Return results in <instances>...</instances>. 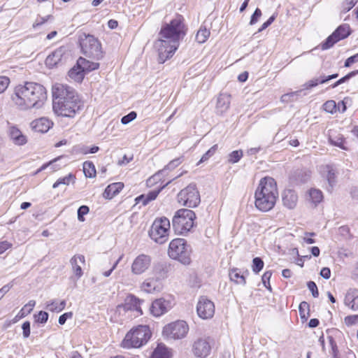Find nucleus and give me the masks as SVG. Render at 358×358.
Returning a JSON list of instances; mask_svg holds the SVG:
<instances>
[{
	"label": "nucleus",
	"mask_w": 358,
	"mask_h": 358,
	"mask_svg": "<svg viewBox=\"0 0 358 358\" xmlns=\"http://www.w3.org/2000/svg\"><path fill=\"white\" fill-rule=\"evenodd\" d=\"M309 194L312 201L315 204L320 203L323 199L322 192L319 189H312Z\"/></svg>",
	"instance_id": "38"
},
{
	"label": "nucleus",
	"mask_w": 358,
	"mask_h": 358,
	"mask_svg": "<svg viewBox=\"0 0 358 358\" xmlns=\"http://www.w3.org/2000/svg\"><path fill=\"white\" fill-rule=\"evenodd\" d=\"M301 92L302 90H298L295 92H292L290 93L285 94L281 96L280 101L283 103H289L291 101H296Z\"/></svg>",
	"instance_id": "37"
},
{
	"label": "nucleus",
	"mask_w": 358,
	"mask_h": 358,
	"mask_svg": "<svg viewBox=\"0 0 358 358\" xmlns=\"http://www.w3.org/2000/svg\"><path fill=\"white\" fill-rule=\"evenodd\" d=\"M255 204L262 212L271 210L278 198V190L275 180L271 177H264L259 181L255 194Z\"/></svg>",
	"instance_id": "4"
},
{
	"label": "nucleus",
	"mask_w": 358,
	"mask_h": 358,
	"mask_svg": "<svg viewBox=\"0 0 358 358\" xmlns=\"http://www.w3.org/2000/svg\"><path fill=\"white\" fill-rule=\"evenodd\" d=\"M275 16L274 15H273L272 16H271L266 22H264L262 24V25L261 26V27L258 30V32H261L263 30H264L265 29H266L269 25H271L272 24V22L275 20Z\"/></svg>",
	"instance_id": "61"
},
{
	"label": "nucleus",
	"mask_w": 358,
	"mask_h": 358,
	"mask_svg": "<svg viewBox=\"0 0 358 358\" xmlns=\"http://www.w3.org/2000/svg\"><path fill=\"white\" fill-rule=\"evenodd\" d=\"M188 331V324L183 320H178L166 325L162 334L168 339L178 340L185 338Z\"/></svg>",
	"instance_id": "11"
},
{
	"label": "nucleus",
	"mask_w": 358,
	"mask_h": 358,
	"mask_svg": "<svg viewBox=\"0 0 358 358\" xmlns=\"http://www.w3.org/2000/svg\"><path fill=\"white\" fill-rule=\"evenodd\" d=\"M172 307L171 302L163 298L156 299L150 307L151 314L155 317H159L169 310Z\"/></svg>",
	"instance_id": "16"
},
{
	"label": "nucleus",
	"mask_w": 358,
	"mask_h": 358,
	"mask_svg": "<svg viewBox=\"0 0 358 358\" xmlns=\"http://www.w3.org/2000/svg\"><path fill=\"white\" fill-rule=\"evenodd\" d=\"M151 331L147 325H138L132 328L122 341L124 348H138L148 343L151 337Z\"/></svg>",
	"instance_id": "5"
},
{
	"label": "nucleus",
	"mask_w": 358,
	"mask_h": 358,
	"mask_svg": "<svg viewBox=\"0 0 358 358\" xmlns=\"http://www.w3.org/2000/svg\"><path fill=\"white\" fill-rule=\"evenodd\" d=\"M73 316V313L71 312L65 313L63 315H60L58 320V322L59 324L63 325L65 324L66 320L68 318H71Z\"/></svg>",
	"instance_id": "60"
},
{
	"label": "nucleus",
	"mask_w": 358,
	"mask_h": 358,
	"mask_svg": "<svg viewBox=\"0 0 358 358\" xmlns=\"http://www.w3.org/2000/svg\"><path fill=\"white\" fill-rule=\"evenodd\" d=\"M229 275L230 280L236 284L245 285L246 283L245 275L239 268H232L229 271Z\"/></svg>",
	"instance_id": "29"
},
{
	"label": "nucleus",
	"mask_w": 358,
	"mask_h": 358,
	"mask_svg": "<svg viewBox=\"0 0 358 358\" xmlns=\"http://www.w3.org/2000/svg\"><path fill=\"white\" fill-rule=\"evenodd\" d=\"M151 358H169L168 349L164 345L159 344L153 351Z\"/></svg>",
	"instance_id": "33"
},
{
	"label": "nucleus",
	"mask_w": 358,
	"mask_h": 358,
	"mask_svg": "<svg viewBox=\"0 0 358 358\" xmlns=\"http://www.w3.org/2000/svg\"><path fill=\"white\" fill-rule=\"evenodd\" d=\"M9 136L15 145H22L27 143L26 136L16 127L12 126L9 128Z\"/></svg>",
	"instance_id": "25"
},
{
	"label": "nucleus",
	"mask_w": 358,
	"mask_h": 358,
	"mask_svg": "<svg viewBox=\"0 0 358 358\" xmlns=\"http://www.w3.org/2000/svg\"><path fill=\"white\" fill-rule=\"evenodd\" d=\"M141 288L147 293H153L159 292L162 288V282L159 277L148 278L141 285Z\"/></svg>",
	"instance_id": "18"
},
{
	"label": "nucleus",
	"mask_w": 358,
	"mask_h": 358,
	"mask_svg": "<svg viewBox=\"0 0 358 358\" xmlns=\"http://www.w3.org/2000/svg\"><path fill=\"white\" fill-rule=\"evenodd\" d=\"M196 312L200 318L203 320L210 319L215 313V305L213 301L206 296H201L196 306Z\"/></svg>",
	"instance_id": "13"
},
{
	"label": "nucleus",
	"mask_w": 358,
	"mask_h": 358,
	"mask_svg": "<svg viewBox=\"0 0 358 358\" xmlns=\"http://www.w3.org/2000/svg\"><path fill=\"white\" fill-rule=\"evenodd\" d=\"M243 157V151L241 150H234L228 156V162L230 164L237 163Z\"/></svg>",
	"instance_id": "39"
},
{
	"label": "nucleus",
	"mask_w": 358,
	"mask_h": 358,
	"mask_svg": "<svg viewBox=\"0 0 358 358\" xmlns=\"http://www.w3.org/2000/svg\"><path fill=\"white\" fill-rule=\"evenodd\" d=\"M177 198L179 203L189 208L196 207L201 201L200 194L195 184H189L182 189L178 194Z\"/></svg>",
	"instance_id": "10"
},
{
	"label": "nucleus",
	"mask_w": 358,
	"mask_h": 358,
	"mask_svg": "<svg viewBox=\"0 0 358 358\" xmlns=\"http://www.w3.org/2000/svg\"><path fill=\"white\" fill-rule=\"evenodd\" d=\"M78 65L81 66L84 70L85 73L97 69L99 66V64L96 62H92L85 59V58L80 57L78 59Z\"/></svg>",
	"instance_id": "30"
},
{
	"label": "nucleus",
	"mask_w": 358,
	"mask_h": 358,
	"mask_svg": "<svg viewBox=\"0 0 358 358\" xmlns=\"http://www.w3.org/2000/svg\"><path fill=\"white\" fill-rule=\"evenodd\" d=\"M74 181H75V176L73 174L69 173V175H67L63 178H59L53 184L52 187L54 189H55V188L58 187L60 185H69L71 182H74Z\"/></svg>",
	"instance_id": "36"
},
{
	"label": "nucleus",
	"mask_w": 358,
	"mask_h": 358,
	"mask_svg": "<svg viewBox=\"0 0 358 358\" xmlns=\"http://www.w3.org/2000/svg\"><path fill=\"white\" fill-rule=\"evenodd\" d=\"M210 36V31L205 27H201L196 35V40L199 43H203L207 41Z\"/></svg>",
	"instance_id": "35"
},
{
	"label": "nucleus",
	"mask_w": 358,
	"mask_h": 358,
	"mask_svg": "<svg viewBox=\"0 0 358 358\" xmlns=\"http://www.w3.org/2000/svg\"><path fill=\"white\" fill-rule=\"evenodd\" d=\"M151 257L149 255L141 254L137 256L131 264V273L134 275H141L145 273L150 266Z\"/></svg>",
	"instance_id": "15"
},
{
	"label": "nucleus",
	"mask_w": 358,
	"mask_h": 358,
	"mask_svg": "<svg viewBox=\"0 0 358 358\" xmlns=\"http://www.w3.org/2000/svg\"><path fill=\"white\" fill-rule=\"evenodd\" d=\"M22 329L23 331V336L28 338L30 335V322L28 321L24 322L22 325Z\"/></svg>",
	"instance_id": "57"
},
{
	"label": "nucleus",
	"mask_w": 358,
	"mask_h": 358,
	"mask_svg": "<svg viewBox=\"0 0 358 358\" xmlns=\"http://www.w3.org/2000/svg\"><path fill=\"white\" fill-rule=\"evenodd\" d=\"M283 205L289 209L296 207L298 201V195L294 190L288 189L282 194Z\"/></svg>",
	"instance_id": "22"
},
{
	"label": "nucleus",
	"mask_w": 358,
	"mask_h": 358,
	"mask_svg": "<svg viewBox=\"0 0 358 358\" xmlns=\"http://www.w3.org/2000/svg\"><path fill=\"white\" fill-rule=\"evenodd\" d=\"M196 215L189 209H180L176 211L172 219L173 228L176 234H185L194 226Z\"/></svg>",
	"instance_id": "6"
},
{
	"label": "nucleus",
	"mask_w": 358,
	"mask_h": 358,
	"mask_svg": "<svg viewBox=\"0 0 358 358\" xmlns=\"http://www.w3.org/2000/svg\"><path fill=\"white\" fill-rule=\"evenodd\" d=\"M322 172L329 185L328 191L331 192L337 182L338 170L334 165L327 164L323 167Z\"/></svg>",
	"instance_id": "17"
},
{
	"label": "nucleus",
	"mask_w": 358,
	"mask_h": 358,
	"mask_svg": "<svg viewBox=\"0 0 358 358\" xmlns=\"http://www.w3.org/2000/svg\"><path fill=\"white\" fill-rule=\"evenodd\" d=\"M66 306V301L64 300L58 302L57 300L50 301L47 303L46 308L52 312L59 313L63 310Z\"/></svg>",
	"instance_id": "32"
},
{
	"label": "nucleus",
	"mask_w": 358,
	"mask_h": 358,
	"mask_svg": "<svg viewBox=\"0 0 358 358\" xmlns=\"http://www.w3.org/2000/svg\"><path fill=\"white\" fill-rule=\"evenodd\" d=\"M299 309L301 319L306 320L309 315V304L306 301H302L299 304Z\"/></svg>",
	"instance_id": "40"
},
{
	"label": "nucleus",
	"mask_w": 358,
	"mask_h": 358,
	"mask_svg": "<svg viewBox=\"0 0 358 358\" xmlns=\"http://www.w3.org/2000/svg\"><path fill=\"white\" fill-rule=\"evenodd\" d=\"M329 141L330 143L344 150H348V148L345 145V138L343 136L338 134L336 136H329Z\"/></svg>",
	"instance_id": "31"
},
{
	"label": "nucleus",
	"mask_w": 358,
	"mask_h": 358,
	"mask_svg": "<svg viewBox=\"0 0 358 358\" xmlns=\"http://www.w3.org/2000/svg\"><path fill=\"white\" fill-rule=\"evenodd\" d=\"M10 83V80L6 76H0V94L3 92Z\"/></svg>",
	"instance_id": "51"
},
{
	"label": "nucleus",
	"mask_w": 358,
	"mask_h": 358,
	"mask_svg": "<svg viewBox=\"0 0 358 358\" xmlns=\"http://www.w3.org/2000/svg\"><path fill=\"white\" fill-rule=\"evenodd\" d=\"M159 193V190L151 191L147 194L141 195L140 199H146L147 201H151L155 200L157 198Z\"/></svg>",
	"instance_id": "50"
},
{
	"label": "nucleus",
	"mask_w": 358,
	"mask_h": 358,
	"mask_svg": "<svg viewBox=\"0 0 358 358\" xmlns=\"http://www.w3.org/2000/svg\"><path fill=\"white\" fill-rule=\"evenodd\" d=\"M344 303L346 306L352 310H358V289L356 288H350L348 290Z\"/></svg>",
	"instance_id": "21"
},
{
	"label": "nucleus",
	"mask_w": 358,
	"mask_h": 358,
	"mask_svg": "<svg viewBox=\"0 0 358 358\" xmlns=\"http://www.w3.org/2000/svg\"><path fill=\"white\" fill-rule=\"evenodd\" d=\"M12 285L8 284L4 285L0 289V299L3 297V296L10 290Z\"/></svg>",
	"instance_id": "63"
},
{
	"label": "nucleus",
	"mask_w": 358,
	"mask_h": 358,
	"mask_svg": "<svg viewBox=\"0 0 358 358\" xmlns=\"http://www.w3.org/2000/svg\"><path fill=\"white\" fill-rule=\"evenodd\" d=\"M169 229V220L162 217L155 220L148 234L153 241L158 244H163L168 241Z\"/></svg>",
	"instance_id": "8"
},
{
	"label": "nucleus",
	"mask_w": 358,
	"mask_h": 358,
	"mask_svg": "<svg viewBox=\"0 0 358 358\" xmlns=\"http://www.w3.org/2000/svg\"><path fill=\"white\" fill-rule=\"evenodd\" d=\"M185 34V24L182 15H176L169 23H165L162 26L159 34V38L154 45L158 52L159 63L163 64L172 57Z\"/></svg>",
	"instance_id": "1"
},
{
	"label": "nucleus",
	"mask_w": 358,
	"mask_h": 358,
	"mask_svg": "<svg viewBox=\"0 0 358 358\" xmlns=\"http://www.w3.org/2000/svg\"><path fill=\"white\" fill-rule=\"evenodd\" d=\"M50 17V15H47L45 17H38L35 22L33 24V27L36 28L37 27H39L42 24H43L45 22L48 21V20Z\"/></svg>",
	"instance_id": "58"
},
{
	"label": "nucleus",
	"mask_w": 358,
	"mask_h": 358,
	"mask_svg": "<svg viewBox=\"0 0 358 358\" xmlns=\"http://www.w3.org/2000/svg\"><path fill=\"white\" fill-rule=\"evenodd\" d=\"M10 247V244L7 241H2L0 243V255L3 253Z\"/></svg>",
	"instance_id": "64"
},
{
	"label": "nucleus",
	"mask_w": 358,
	"mask_h": 358,
	"mask_svg": "<svg viewBox=\"0 0 358 358\" xmlns=\"http://www.w3.org/2000/svg\"><path fill=\"white\" fill-rule=\"evenodd\" d=\"M358 0H345L343 4V10L348 12L357 3Z\"/></svg>",
	"instance_id": "52"
},
{
	"label": "nucleus",
	"mask_w": 358,
	"mask_h": 358,
	"mask_svg": "<svg viewBox=\"0 0 358 358\" xmlns=\"http://www.w3.org/2000/svg\"><path fill=\"white\" fill-rule=\"evenodd\" d=\"M66 52L64 47H60L49 55L45 59V64L50 68H53L62 62Z\"/></svg>",
	"instance_id": "19"
},
{
	"label": "nucleus",
	"mask_w": 358,
	"mask_h": 358,
	"mask_svg": "<svg viewBox=\"0 0 358 358\" xmlns=\"http://www.w3.org/2000/svg\"><path fill=\"white\" fill-rule=\"evenodd\" d=\"M350 34V26L347 24L340 25L327 39L321 44V49L328 50L336 42L347 38Z\"/></svg>",
	"instance_id": "12"
},
{
	"label": "nucleus",
	"mask_w": 358,
	"mask_h": 358,
	"mask_svg": "<svg viewBox=\"0 0 358 358\" xmlns=\"http://www.w3.org/2000/svg\"><path fill=\"white\" fill-rule=\"evenodd\" d=\"M123 187L124 185L122 182H115L110 184L106 188L103 196L106 199H112L122 190Z\"/></svg>",
	"instance_id": "27"
},
{
	"label": "nucleus",
	"mask_w": 358,
	"mask_h": 358,
	"mask_svg": "<svg viewBox=\"0 0 358 358\" xmlns=\"http://www.w3.org/2000/svg\"><path fill=\"white\" fill-rule=\"evenodd\" d=\"M82 52L87 57L100 59L103 57L101 45L99 40L92 35L83 34L80 37Z\"/></svg>",
	"instance_id": "9"
},
{
	"label": "nucleus",
	"mask_w": 358,
	"mask_h": 358,
	"mask_svg": "<svg viewBox=\"0 0 358 358\" xmlns=\"http://www.w3.org/2000/svg\"><path fill=\"white\" fill-rule=\"evenodd\" d=\"M182 163L180 158H176L171 161L169 164L166 166V169L172 170L179 166Z\"/></svg>",
	"instance_id": "56"
},
{
	"label": "nucleus",
	"mask_w": 358,
	"mask_h": 358,
	"mask_svg": "<svg viewBox=\"0 0 358 358\" xmlns=\"http://www.w3.org/2000/svg\"><path fill=\"white\" fill-rule=\"evenodd\" d=\"M211 351L209 338H199L196 340L192 345L194 355L199 358L207 357Z\"/></svg>",
	"instance_id": "14"
},
{
	"label": "nucleus",
	"mask_w": 358,
	"mask_h": 358,
	"mask_svg": "<svg viewBox=\"0 0 358 358\" xmlns=\"http://www.w3.org/2000/svg\"><path fill=\"white\" fill-rule=\"evenodd\" d=\"M169 256L185 265L191 262V248L183 238H176L171 241L168 250Z\"/></svg>",
	"instance_id": "7"
},
{
	"label": "nucleus",
	"mask_w": 358,
	"mask_h": 358,
	"mask_svg": "<svg viewBox=\"0 0 358 358\" xmlns=\"http://www.w3.org/2000/svg\"><path fill=\"white\" fill-rule=\"evenodd\" d=\"M48 313L45 311H40L38 315H35L36 322L39 323H45L48 320Z\"/></svg>",
	"instance_id": "49"
},
{
	"label": "nucleus",
	"mask_w": 358,
	"mask_h": 358,
	"mask_svg": "<svg viewBox=\"0 0 358 358\" xmlns=\"http://www.w3.org/2000/svg\"><path fill=\"white\" fill-rule=\"evenodd\" d=\"M141 301L134 295H129L125 299V303L124 305V309L133 310L139 313L141 315L143 312L141 308Z\"/></svg>",
	"instance_id": "26"
},
{
	"label": "nucleus",
	"mask_w": 358,
	"mask_h": 358,
	"mask_svg": "<svg viewBox=\"0 0 358 358\" xmlns=\"http://www.w3.org/2000/svg\"><path fill=\"white\" fill-rule=\"evenodd\" d=\"M357 62H358V53L353 56L348 57L345 62L344 66L349 67V66H350V65H352V64L356 63Z\"/></svg>",
	"instance_id": "59"
},
{
	"label": "nucleus",
	"mask_w": 358,
	"mask_h": 358,
	"mask_svg": "<svg viewBox=\"0 0 358 358\" xmlns=\"http://www.w3.org/2000/svg\"><path fill=\"white\" fill-rule=\"evenodd\" d=\"M217 149V145H214L211 147L201 158L199 164L207 161L212 155L215 154Z\"/></svg>",
	"instance_id": "43"
},
{
	"label": "nucleus",
	"mask_w": 358,
	"mask_h": 358,
	"mask_svg": "<svg viewBox=\"0 0 358 358\" xmlns=\"http://www.w3.org/2000/svg\"><path fill=\"white\" fill-rule=\"evenodd\" d=\"M320 275L324 279H329L331 276V271L327 267H324L320 271Z\"/></svg>",
	"instance_id": "62"
},
{
	"label": "nucleus",
	"mask_w": 358,
	"mask_h": 358,
	"mask_svg": "<svg viewBox=\"0 0 358 358\" xmlns=\"http://www.w3.org/2000/svg\"><path fill=\"white\" fill-rule=\"evenodd\" d=\"M272 275V273L271 271H266L264 275H262V282L264 285V286L268 288V289H271V286L269 285L270 278Z\"/></svg>",
	"instance_id": "54"
},
{
	"label": "nucleus",
	"mask_w": 358,
	"mask_h": 358,
	"mask_svg": "<svg viewBox=\"0 0 358 358\" xmlns=\"http://www.w3.org/2000/svg\"><path fill=\"white\" fill-rule=\"evenodd\" d=\"M46 99L45 88L42 85L33 82L17 85L11 95L13 103L22 110L39 108Z\"/></svg>",
	"instance_id": "2"
},
{
	"label": "nucleus",
	"mask_w": 358,
	"mask_h": 358,
	"mask_svg": "<svg viewBox=\"0 0 358 358\" xmlns=\"http://www.w3.org/2000/svg\"><path fill=\"white\" fill-rule=\"evenodd\" d=\"M264 267V262L260 257H255L252 261V271L258 273Z\"/></svg>",
	"instance_id": "41"
},
{
	"label": "nucleus",
	"mask_w": 358,
	"mask_h": 358,
	"mask_svg": "<svg viewBox=\"0 0 358 358\" xmlns=\"http://www.w3.org/2000/svg\"><path fill=\"white\" fill-rule=\"evenodd\" d=\"M90 211V208L88 206H81L78 209V220L80 221V222H84L85 221V218H84V215H87Z\"/></svg>",
	"instance_id": "44"
},
{
	"label": "nucleus",
	"mask_w": 358,
	"mask_h": 358,
	"mask_svg": "<svg viewBox=\"0 0 358 358\" xmlns=\"http://www.w3.org/2000/svg\"><path fill=\"white\" fill-rule=\"evenodd\" d=\"M318 84H320V78H313L304 83L303 85V89L301 90L303 91L304 90L311 89L318 85Z\"/></svg>",
	"instance_id": "48"
},
{
	"label": "nucleus",
	"mask_w": 358,
	"mask_h": 358,
	"mask_svg": "<svg viewBox=\"0 0 358 358\" xmlns=\"http://www.w3.org/2000/svg\"><path fill=\"white\" fill-rule=\"evenodd\" d=\"M83 172L85 176L88 178H94L96 176V169L94 164L91 162L83 163Z\"/></svg>",
	"instance_id": "34"
},
{
	"label": "nucleus",
	"mask_w": 358,
	"mask_h": 358,
	"mask_svg": "<svg viewBox=\"0 0 358 358\" xmlns=\"http://www.w3.org/2000/svg\"><path fill=\"white\" fill-rule=\"evenodd\" d=\"M136 117H137L136 113L135 111H131L121 118V122L123 124H127L129 122H131V121H133L134 120H135L136 118Z\"/></svg>",
	"instance_id": "45"
},
{
	"label": "nucleus",
	"mask_w": 358,
	"mask_h": 358,
	"mask_svg": "<svg viewBox=\"0 0 358 358\" xmlns=\"http://www.w3.org/2000/svg\"><path fill=\"white\" fill-rule=\"evenodd\" d=\"M85 72L82 66L78 65V60L76 64L69 71V76L77 83H80L84 78Z\"/></svg>",
	"instance_id": "28"
},
{
	"label": "nucleus",
	"mask_w": 358,
	"mask_h": 358,
	"mask_svg": "<svg viewBox=\"0 0 358 358\" xmlns=\"http://www.w3.org/2000/svg\"><path fill=\"white\" fill-rule=\"evenodd\" d=\"M36 301L34 300H30L21 309L20 313L21 316L20 317H24L26 314H29L31 313V311L33 310L34 307L35 306Z\"/></svg>",
	"instance_id": "42"
},
{
	"label": "nucleus",
	"mask_w": 358,
	"mask_h": 358,
	"mask_svg": "<svg viewBox=\"0 0 358 358\" xmlns=\"http://www.w3.org/2000/svg\"><path fill=\"white\" fill-rule=\"evenodd\" d=\"M328 340H329V345L331 348V351H332L331 354H332L333 357L334 358H338V348H337L336 341H334V339L333 338L332 336H328Z\"/></svg>",
	"instance_id": "47"
},
{
	"label": "nucleus",
	"mask_w": 358,
	"mask_h": 358,
	"mask_svg": "<svg viewBox=\"0 0 358 358\" xmlns=\"http://www.w3.org/2000/svg\"><path fill=\"white\" fill-rule=\"evenodd\" d=\"M261 16H262L261 10L258 8H256L254 13L251 16L250 24L253 25V24H256L258 22V20Z\"/></svg>",
	"instance_id": "53"
},
{
	"label": "nucleus",
	"mask_w": 358,
	"mask_h": 358,
	"mask_svg": "<svg viewBox=\"0 0 358 358\" xmlns=\"http://www.w3.org/2000/svg\"><path fill=\"white\" fill-rule=\"evenodd\" d=\"M52 109L55 114L73 117L82 107L75 90L68 85L56 83L52 86Z\"/></svg>",
	"instance_id": "3"
},
{
	"label": "nucleus",
	"mask_w": 358,
	"mask_h": 358,
	"mask_svg": "<svg viewBox=\"0 0 358 358\" xmlns=\"http://www.w3.org/2000/svg\"><path fill=\"white\" fill-rule=\"evenodd\" d=\"M231 103V95L227 93H220L217 98L216 102V113L219 115H222L226 113L229 108Z\"/></svg>",
	"instance_id": "20"
},
{
	"label": "nucleus",
	"mask_w": 358,
	"mask_h": 358,
	"mask_svg": "<svg viewBox=\"0 0 358 358\" xmlns=\"http://www.w3.org/2000/svg\"><path fill=\"white\" fill-rule=\"evenodd\" d=\"M73 271L78 278H80L83 273L82 271L81 265L85 264V259L83 255H74L70 260Z\"/></svg>",
	"instance_id": "24"
},
{
	"label": "nucleus",
	"mask_w": 358,
	"mask_h": 358,
	"mask_svg": "<svg viewBox=\"0 0 358 358\" xmlns=\"http://www.w3.org/2000/svg\"><path fill=\"white\" fill-rule=\"evenodd\" d=\"M323 107L325 111L333 113L336 110V104L335 101L329 100L324 103Z\"/></svg>",
	"instance_id": "46"
},
{
	"label": "nucleus",
	"mask_w": 358,
	"mask_h": 358,
	"mask_svg": "<svg viewBox=\"0 0 358 358\" xmlns=\"http://www.w3.org/2000/svg\"><path fill=\"white\" fill-rule=\"evenodd\" d=\"M52 124V122L49 119L41 117L32 121L31 122V127L36 132L45 133L50 129Z\"/></svg>",
	"instance_id": "23"
},
{
	"label": "nucleus",
	"mask_w": 358,
	"mask_h": 358,
	"mask_svg": "<svg viewBox=\"0 0 358 358\" xmlns=\"http://www.w3.org/2000/svg\"><path fill=\"white\" fill-rule=\"evenodd\" d=\"M307 286L314 297H317L319 296L317 287L313 281H309Z\"/></svg>",
	"instance_id": "55"
}]
</instances>
